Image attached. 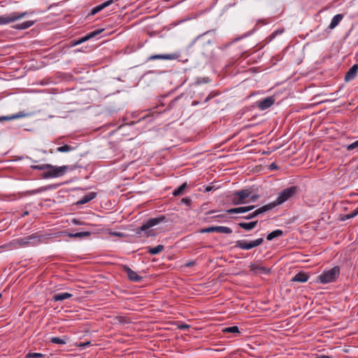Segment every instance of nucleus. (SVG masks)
I'll return each instance as SVG.
<instances>
[{
  "label": "nucleus",
  "instance_id": "nucleus-51",
  "mask_svg": "<svg viewBox=\"0 0 358 358\" xmlns=\"http://www.w3.org/2000/svg\"><path fill=\"white\" fill-rule=\"evenodd\" d=\"M73 222H74L75 224H78V222H76V220H73Z\"/></svg>",
  "mask_w": 358,
  "mask_h": 358
},
{
  "label": "nucleus",
  "instance_id": "nucleus-11",
  "mask_svg": "<svg viewBox=\"0 0 358 358\" xmlns=\"http://www.w3.org/2000/svg\"><path fill=\"white\" fill-rule=\"evenodd\" d=\"M180 56L179 52H174L171 54H164V55H153L149 57L148 60H155V59H167L172 60L176 59Z\"/></svg>",
  "mask_w": 358,
  "mask_h": 358
},
{
  "label": "nucleus",
  "instance_id": "nucleus-18",
  "mask_svg": "<svg viewBox=\"0 0 358 358\" xmlns=\"http://www.w3.org/2000/svg\"><path fill=\"white\" fill-rule=\"evenodd\" d=\"M343 14H337L331 20V22L330 24L329 25V28L330 29H334L339 23L343 19Z\"/></svg>",
  "mask_w": 358,
  "mask_h": 358
},
{
  "label": "nucleus",
  "instance_id": "nucleus-36",
  "mask_svg": "<svg viewBox=\"0 0 358 358\" xmlns=\"http://www.w3.org/2000/svg\"><path fill=\"white\" fill-rule=\"evenodd\" d=\"M357 215H358V207L355 210L351 212L350 213L347 214L345 215V217H346V219H351V218L355 217Z\"/></svg>",
  "mask_w": 358,
  "mask_h": 358
},
{
  "label": "nucleus",
  "instance_id": "nucleus-22",
  "mask_svg": "<svg viewBox=\"0 0 358 358\" xmlns=\"http://www.w3.org/2000/svg\"><path fill=\"white\" fill-rule=\"evenodd\" d=\"M308 280V275L305 273H298L292 278V281L305 282Z\"/></svg>",
  "mask_w": 358,
  "mask_h": 358
},
{
  "label": "nucleus",
  "instance_id": "nucleus-7",
  "mask_svg": "<svg viewBox=\"0 0 358 358\" xmlns=\"http://www.w3.org/2000/svg\"><path fill=\"white\" fill-rule=\"evenodd\" d=\"M272 209H273V206L271 205H265V206H263L255 210L254 211H252L247 215H242L241 217V218L245 219V220H251V219L255 218L257 215L264 213H266L268 210H271Z\"/></svg>",
  "mask_w": 358,
  "mask_h": 358
},
{
  "label": "nucleus",
  "instance_id": "nucleus-9",
  "mask_svg": "<svg viewBox=\"0 0 358 358\" xmlns=\"http://www.w3.org/2000/svg\"><path fill=\"white\" fill-rule=\"evenodd\" d=\"M201 233H210V232H217L222 234H231L232 230L231 228L224 226H215V227H209L206 228L201 229L200 231Z\"/></svg>",
  "mask_w": 358,
  "mask_h": 358
},
{
  "label": "nucleus",
  "instance_id": "nucleus-12",
  "mask_svg": "<svg viewBox=\"0 0 358 358\" xmlns=\"http://www.w3.org/2000/svg\"><path fill=\"white\" fill-rule=\"evenodd\" d=\"M275 102V99L272 96L266 97L262 100H260L257 102V106L262 110H266L270 108L272 105H273Z\"/></svg>",
  "mask_w": 358,
  "mask_h": 358
},
{
  "label": "nucleus",
  "instance_id": "nucleus-35",
  "mask_svg": "<svg viewBox=\"0 0 358 358\" xmlns=\"http://www.w3.org/2000/svg\"><path fill=\"white\" fill-rule=\"evenodd\" d=\"M117 321L120 323V324H128L129 323V320L127 317H124V316H119L117 317Z\"/></svg>",
  "mask_w": 358,
  "mask_h": 358
},
{
  "label": "nucleus",
  "instance_id": "nucleus-49",
  "mask_svg": "<svg viewBox=\"0 0 358 358\" xmlns=\"http://www.w3.org/2000/svg\"><path fill=\"white\" fill-rule=\"evenodd\" d=\"M193 264H194L193 262H189V263H188V264H187V266H189L192 265Z\"/></svg>",
  "mask_w": 358,
  "mask_h": 358
},
{
  "label": "nucleus",
  "instance_id": "nucleus-40",
  "mask_svg": "<svg viewBox=\"0 0 358 358\" xmlns=\"http://www.w3.org/2000/svg\"><path fill=\"white\" fill-rule=\"evenodd\" d=\"M282 31H283L282 30H276L275 31H274V32H273V33L270 36L271 38L272 39V38H275V36H276L277 34H282Z\"/></svg>",
  "mask_w": 358,
  "mask_h": 358
},
{
  "label": "nucleus",
  "instance_id": "nucleus-48",
  "mask_svg": "<svg viewBox=\"0 0 358 358\" xmlns=\"http://www.w3.org/2000/svg\"><path fill=\"white\" fill-rule=\"evenodd\" d=\"M320 358H330V357L328 356H321Z\"/></svg>",
  "mask_w": 358,
  "mask_h": 358
},
{
  "label": "nucleus",
  "instance_id": "nucleus-53",
  "mask_svg": "<svg viewBox=\"0 0 358 358\" xmlns=\"http://www.w3.org/2000/svg\"><path fill=\"white\" fill-rule=\"evenodd\" d=\"M1 296V294H0V297Z\"/></svg>",
  "mask_w": 358,
  "mask_h": 358
},
{
  "label": "nucleus",
  "instance_id": "nucleus-31",
  "mask_svg": "<svg viewBox=\"0 0 358 358\" xmlns=\"http://www.w3.org/2000/svg\"><path fill=\"white\" fill-rule=\"evenodd\" d=\"M222 331L224 333H238L239 330H238V327L232 326V327H226V328L223 329Z\"/></svg>",
  "mask_w": 358,
  "mask_h": 358
},
{
  "label": "nucleus",
  "instance_id": "nucleus-5",
  "mask_svg": "<svg viewBox=\"0 0 358 358\" xmlns=\"http://www.w3.org/2000/svg\"><path fill=\"white\" fill-rule=\"evenodd\" d=\"M250 194L251 191L248 189L236 191L233 194L232 203L234 205L245 203V199L248 198Z\"/></svg>",
  "mask_w": 358,
  "mask_h": 358
},
{
  "label": "nucleus",
  "instance_id": "nucleus-10",
  "mask_svg": "<svg viewBox=\"0 0 358 358\" xmlns=\"http://www.w3.org/2000/svg\"><path fill=\"white\" fill-rule=\"evenodd\" d=\"M34 238L35 237L33 236H29L21 238L15 239L10 243V245L15 248H17L21 246L29 245L31 242V240L34 239Z\"/></svg>",
  "mask_w": 358,
  "mask_h": 358
},
{
  "label": "nucleus",
  "instance_id": "nucleus-50",
  "mask_svg": "<svg viewBox=\"0 0 358 358\" xmlns=\"http://www.w3.org/2000/svg\"><path fill=\"white\" fill-rule=\"evenodd\" d=\"M41 191H42L41 189H37V190H35L34 192L37 193V192H40Z\"/></svg>",
  "mask_w": 358,
  "mask_h": 358
},
{
  "label": "nucleus",
  "instance_id": "nucleus-16",
  "mask_svg": "<svg viewBox=\"0 0 358 358\" xmlns=\"http://www.w3.org/2000/svg\"><path fill=\"white\" fill-rule=\"evenodd\" d=\"M113 3V0H108V1H106V2L100 4V5H98L96 6V7L93 8L91 10V13L90 14L92 15H94L95 14H96L97 13L100 12L101 10H102L103 9H104L105 8L108 7V6L111 5L112 3Z\"/></svg>",
  "mask_w": 358,
  "mask_h": 358
},
{
  "label": "nucleus",
  "instance_id": "nucleus-23",
  "mask_svg": "<svg viewBox=\"0 0 358 358\" xmlns=\"http://www.w3.org/2000/svg\"><path fill=\"white\" fill-rule=\"evenodd\" d=\"M24 116H25V114L24 113L20 112V113H18L17 114H15V115H10V116H1V117H0V122L7 121V120H12L23 117Z\"/></svg>",
  "mask_w": 358,
  "mask_h": 358
},
{
  "label": "nucleus",
  "instance_id": "nucleus-8",
  "mask_svg": "<svg viewBox=\"0 0 358 358\" xmlns=\"http://www.w3.org/2000/svg\"><path fill=\"white\" fill-rule=\"evenodd\" d=\"M166 217L164 216H160L158 217L151 218L148 220L145 224H143L137 231V233L139 234L140 231H144L147 229H150L152 227H154L159 223L164 221Z\"/></svg>",
  "mask_w": 358,
  "mask_h": 358
},
{
  "label": "nucleus",
  "instance_id": "nucleus-42",
  "mask_svg": "<svg viewBox=\"0 0 358 358\" xmlns=\"http://www.w3.org/2000/svg\"><path fill=\"white\" fill-rule=\"evenodd\" d=\"M189 326L187 324H181L178 327V328L181 330H185L189 329Z\"/></svg>",
  "mask_w": 358,
  "mask_h": 358
},
{
  "label": "nucleus",
  "instance_id": "nucleus-38",
  "mask_svg": "<svg viewBox=\"0 0 358 358\" xmlns=\"http://www.w3.org/2000/svg\"><path fill=\"white\" fill-rule=\"evenodd\" d=\"M259 268H260V266H258V265H257L255 264L250 265V271H254V272L259 271Z\"/></svg>",
  "mask_w": 358,
  "mask_h": 358
},
{
  "label": "nucleus",
  "instance_id": "nucleus-27",
  "mask_svg": "<svg viewBox=\"0 0 358 358\" xmlns=\"http://www.w3.org/2000/svg\"><path fill=\"white\" fill-rule=\"evenodd\" d=\"M282 234H283V232L280 229H277V230L273 231L272 232H271L270 234H268L267 235L266 239L268 241H271L276 237L282 236Z\"/></svg>",
  "mask_w": 358,
  "mask_h": 358
},
{
  "label": "nucleus",
  "instance_id": "nucleus-4",
  "mask_svg": "<svg viewBox=\"0 0 358 358\" xmlns=\"http://www.w3.org/2000/svg\"><path fill=\"white\" fill-rule=\"evenodd\" d=\"M264 242L263 238H259L256 240L251 241H246L245 240H238L235 242V247L242 250H250L253 248L262 245Z\"/></svg>",
  "mask_w": 358,
  "mask_h": 358
},
{
  "label": "nucleus",
  "instance_id": "nucleus-43",
  "mask_svg": "<svg viewBox=\"0 0 358 358\" xmlns=\"http://www.w3.org/2000/svg\"><path fill=\"white\" fill-rule=\"evenodd\" d=\"M259 198L258 195H252L250 196V200L252 201H255Z\"/></svg>",
  "mask_w": 358,
  "mask_h": 358
},
{
  "label": "nucleus",
  "instance_id": "nucleus-25",
  "mask_svg": "<svg viewBox=\"0 0 358 358\" xmlns=\"http://www.w3.org/2000/svg\"><path fill=\"white\" fill-rule=\"evenodd\" d=\"M96 197V193L94 192H90L86 195H85L79 201H78V203L80 204H85L86 203H88L93 199Z\"/></svg>",
  "mask_w": 358,
  "mask_h": 358
},
{
  "label": "nucleus",
  "instance_id": "nucleus-37",
  "mask_svg": "<svg viewBox=\"0 0 358 358\" xmlns=\"http://www.w3.org/2000/svg\"><path fill=\"white\" fill-rule=\"evenodd\" d=\"M358 147V140L347 146V150L351 151Z\"/></svg>",
  "mask_w": 358,
  "mask_h": 358
},
{
  "label": "nucleus",
  "instance_id": "nucleus-6",
  "mask_svg": "<svg viewBox=\"0 0 358 358\" xmlns=\"http://www.w3.org/2000/svg\"><path fill=\"white\" fill-rule=\"evenodd\" d=\"M27 15V12L12 13L7 15L0 16V25L6 24L18 20Z\"/></svg>",
  "mask_w": 358,
  "mask_h": 358
},
{
  "label": "nucleus",
  "instance_id": "nucleus-26",
  "mask_svg": "<svg viewBox=\"0 0 358 358\" xmlns=\"http://www.w3.org/2000/svg\"><path fill=\"white\" fill-rule=\"evenodd\" d=\"M90 235V232L89 231H83V232H77V233H69L68 236L71 238H82L84 237H88Z\"/></svg>",
  "mask_w": 358,
  "mask_h": 358
},
{
  "label": "nucleus",
  "instance_id": "nucleus-28",
  "mask_svg": "<svg viewBox=\"0 0 358 358\" xmlns=\"http://www.w3.org/2000/svg\"><path fill=\"white\" fill-rule=\"evenodd\" d=\"M164 249V246L163 245H158L156 247L149 248L148 252L150 255H157L163 251Z\"/></svg>",
  "mask_w": 358,
  "mask_h": 358
},
{
  "label": "nucleus",
  "instance_id": "nucleus-20",
  "mask_svg": "<svg viewBox=\"0 0 358 358\" xmlns=\"http://www.w3.org/2000/svg\"><path fill=\"white\" fill-rule=\"evenodd\" d=\"M102 31H103V29H99V30H96V31H94L88 34L87 35L85 36L82 38L79 39L76 42V44H80L81 43H83V42L89 40L90 38H92L94 37L95 36H96L99 34H100Z\"/></svg>",
  "mask_w": 358,
  "mask_h": 358
},
{
  "label": "nucleus",
  "instance_id": "nucleus-45",
  "mask_svg": "<svg viewBox=\"0 0 358 358\" xmlns=\"http://www.w3.org/2000/svg\"><path fill=\"white\" fill-rule=\"evenodd\" d=\"M212 189H213V187H211V186H207V187H206L205 192H210V191H211Z\"/></svg>",
  "mask_w": 358,
  "mask_h": 358
},
{
  "label": "nucleus",
  "instance_id": "nucleus-17",
  "mask_svg": "<svg viewBox=\"0 0 358 358\" xmlns=\"http://www.w3.org/2000/svg\"><path fill=\"white\" fill-rule=\"evenodd\" d=\"M71 296L72 294L68 292L58 293L53 295L52 300L54 301H64L65 299L71 298Z\"/></svg>",
  "mask_w": 358,
  "mask_h": 358
},
{
  "label": "nucleus",
  "instance_id": "nucleus-14",
  "mask_svg": "<svg viewBox=\"0 0 358 358\" xmlns=\"http://www.w3.org/2000/svg\"><path fill=\"white\" fill-rule=\"evenodd\" d=\"M255 208V206H241L237 208H230L226 210V212L229 214L233 213H246L248 212L251 211Z\"/></svg>",
  "mask_w": 358,
  "mask_h": 358
},
{
  "label": "nucleus",
  "instance_id": "nucleus-1",
  "mask_svg": "<svg viewBox=\"0 0 358 358\" xmlns=\"http://www.w3.org/2000/svg\"><path fill=\"white\" fill-rule=\"evenodd\" d=\"M298 187L296 186H291L280 192L279 196L276 200L268 205H271L273 208L276 206L280 205L287 201L291 197L294 196L297 193Z\"/></svg>",
  "mask_w": 358,
  "mask_h": 358
},
{
  "label": "nucleus",
  "instance_id": "nucleus-21",
  "mask_svg": "<svg viewBox=\"0 0 358 358\" xmlns=\"http://www.w3.org/2000/svg\"><path fill=\"white\" fill-rule=\"evenodd\" d=\"M257 222H258L257 220L252 221L250 222H240V223H238V226L245 230L249 231V230H251L253 228H255L256 227Z\"/></svg>",
  "mask_w": 358,
  "mask_h": 358
},
{
  "label": "nucleus",
  "instance_id": "nucleus-47",
  "mask_svg": "<svg viewBox=\"0 0 358 358\" xmlns=\"http://www.w3.org/2000/svg\"><path fill=\"white\" fill-rule=\"evenodd\" d=\"M88 345H90V342L85 343L83 344L82 345L83 346H87Z\"/></svg>",
  "mask_w": 358,
  "mask_h": 358
},
{
  "label": "nucleus",
  "instance_id": "nucleus-2",
  "mask_svg": "<svg viewBox=\"0 0 358 358\" xmlns=\"http://www.w3.org/2000/svg\"><path fill=\"white\" fill-rule=\"evenodd\" d=\"M340 275V268L334 266L328 271H324L318 276L320 282L322 284H327L336 281Z\"/></svg>",
  "mask_w": 358,
  "mask_h": 358
},
{
  "label": "nucleus",
  "instance_id": "nucleus-41",
  "mask_svg": "<svg viewBox=\"0 0 358 358\" xmlns=\"http://www.w3.org/2000/svg\"><path fill=\"white\" fill-rule=\"evenodd\" d=\"M259 271H261L262 273H268L269 270L265 267L260 266Z\"/></svg>",
  "mask_w": 358,
  "mask_h": 358
},
{
  "label": "nucleus",
  "instance_id": "nucleus-32",
  "mask_svg": "<svg viewBox=\"0 0 358 358\" xmlns=\"http://www.w3.org/2000/svg\"><path fill=\"white\" fill-rule=\"evenodd\" d=\"M45 355L38 352H29L26 355V358H42L44 357Z\"/></svg>",
  "mask_w": 358,
  "mask_h": 358
},
{
  "label": "nucleus",
  "instance_id": "nucleus-29",
  "mask_svg": "<svg viewBox=\"0 0 358 358\" xmlns=\"http://www.w3.org/2000/svg\"><path fill=\"white\" fill-rule=\"evenodd\" d=\"M187 187V183L184 182L180 187H178L173 192V195L175 196L182 194L185 189Z\"/></svg>",
  "mask_w": 358,
  "mask_h": 358
},
{
  "label": "nucleus",
  "instance_id": "nucleus-44",
  "mask_svg": "<svg viewBox=\"0 0 358 358\" xmlns=\"http://www.w3.org/2000/svg\"><path fill=\"white\" fill-rule=\"evenodd\" d=\"M277 168L278 166L275 163H272L270 164V169H276Z\"/></svg>",
  "mask_w": 358,
  "mask_h": 358
},
{
  "label": "nucleus",
  "instance_id": "nucleus-54",
  "mask_svg": "<svg viewBox=\"0 0 358 358\" xmlns=\"http://www.w3.org/2000/svg\"><path fill=\"white\" fill-rule=\"evenodd\" d=\"M357 169H358V166H357Z\"/></svg>",
  "mask_w": 358,
  "mask_h": 358
},
{
  "label": "nucleus",
  "instance_id": "nucleus-3",
  "mask_svg": "<svg viewBox=\"0 0 358 358\" xmlns=\"http://www.w3.org/2000/svg\"><path fill=\"white\" fill-rule=\"evenodd\" d=\"M48 171L43 174V178H57L64 176L69 169L68 166H56L49 164Z\"/></svg>",
  "mask_w": 358,
  "mask_h": 358
},
{
  "label": "nucleus",
  "instance_id": "nucleus-33",
  "mask_svg": "<svg viewBox=\"0 0 358 358\" xmlns=\"http://www.w3.org/2000/svg\"><path fill=\"white\" fill-rule=\"evenodd\" d=\"M49 167H50V166H49L48 164H41V165H33V166H31V168L32 169H37V170H41V171H43V170H45V169H48Z\"/></svg>",
  "mask_w": 358,
  "mask_h": 358
},
{
  "label": "nucleus",
  "instance_id": "nucleus-34",
  "mask_svg": "<svg viewBox=\"0 0 358 358\" xmlns=\"http://www.w3.org/2000/svg\"><path fill=\"white\" fill-rule=\"evenodd\" d=\"M50 341L52 343L60 344V345L66 343V341L64 339H63V338H59V337H52L51 339H50Z\"/></svg>",
  "mask_w": 358,
  "mask_h": 358
},
{
  "label": "nucleus",
  "instance_id": "nucleus-39",
  "mask_svg": "<svg viewBox=\"0 0 358 358\" xmlns=\"http://www.w3.org/2000/svg\"><path fill=\"white\" fill-rule=\"evenodd\" d=\"M192 200L188 197H185L181 199V203H185L187 206H189Z\"/></svg>",
  "mask_w": 358,
  "mask_h": 358
},
{
  "label": "nucleus",
  "instance_id": "nucleus-19",
  "mask_svg": "<svg viewBox=\"0 0 358 358\" xmlns=\"http://www.w3.org/2000/svg\"><path fill=\"white\" fill-rule=\"evenodd\" d=\"M102 31H103V29H99V30H96V31H94L88 34L87 35L85 36L82 38L79 39L76 42V44H80L81 43H83V42L89 40L90 38H92L94 37L95 36H96L99 34H100Z\"/></svg>",
  "mask_w": 358,
  "mask_h": 358
},
{
  "label": "nucleus",
  "instance_id": "nucleus-13",
  "mask_svg": "<svg viewBox=\"0 0 358 358\" xmlns=\"http://www.w3.org/2000/svg\"><path fill=\"white\" fill-rule=\"evenodd\" d=\"M123 270L127 274L129 279L133 282H139L141 280L142 277L137 274L136 272L131 270L128 266H123Z\"/></svg>",
  "mask_w": 358,
  "mask_h": 358
},
{
  "label": "nucleus",
  "instance_id": "nucleus-30",
  "mask_svg": "<svg viewBox=\"0 0 358 358\" xmlns=\"http://www.w3.org/2000/svg\"><path fill=\"white\" fill-rule=\"evenodd\" d=\"M73 150V148L69 145H64L57 148V151L59 152H67Z\"/></svg>",
  "mask_w": 358,
  "mask_h": 358
},
{
  "label": "nucleus",
  "instance_id": "nucleus-52",
  "mask_svg": "<svg viewBox=\"0 0 358 358\" xmlns=\"http://www.w3.org/2000/svg\"><path fill=\"white\" fill-rule=\"evenodd\" d=\"M208 99H209V98H208H208H206V101H208Z\"/></svg>",
  "mask_w": 358,
  "mask_h": 358
},
{
  "label": "nucleus",
  "instance_id": "nucleus-24",
  "mask_svg": "<svg viewBox=\"0 0 358 358\" xmlns=\"http://www.w3.org/2000/svg\"><path fill=\"white\" fill-rule=\"evenodd\" d=\"M35 21H26L20 24L15 25L13 27L16 29H26L34 25Z\"/></svg>",
  "mask_w": 358,
  "mask_h": 358
},
{
  "label": "nucleus",
  "instance_id": "nucleus-46",
  "mask_svg": "<svg viewBox=\"0 0 358 358\" xmlns=\"http://www.w3.org/2000/svg\"><path fill=\"white\" fill-rule=\"evenodd\" d=\"M224 216L223 215H216L215 217H220V218H223Z\"/></svg>",
  "mask_w": 358,
  "mask_h": 358
},
{
  "label": "nucleus",
  "instance_id": "nucleus-15",
  "mask_svg": "<svg viewBox=\"0 0 358 358\" xmlns=\"http://www.w3.org/2000/svg\"><path fill=\"white\" fill-rule=\"evenodd\" d=\"M358 73V64H354L345 73V80L349 82L354 80Z\"/></svg>",
  "mask_w": 358,
  "mask_h": 358
}]
</instances>
